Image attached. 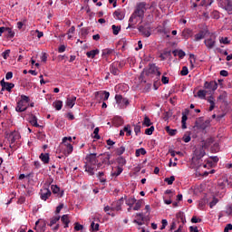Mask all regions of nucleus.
Listing matches in <instances>:
<instances>
[{"instance_id": "nucleus-1", "label": "nucleus", "mask_w": 232, "mask_h": 232, "mask_svg": "<svg viewBox=\"0 0 232 232\" xmlns=\"http://www.w3.org/2000/svg\"><path fill=\"white\" fill-rule=\"evenodd\" d=\"M148 77L149 79H153V77H156V79H159L160 77V71H159V67L155 65V63L150 64L149 69H144L143 72L140 74V78L142 77Z\"/></svg>"}, {"instance_id": "nucleus-2", "label": "nucleus", "mask_w": 232, "mask_h": 232, "mask_svg": "<svg viewBox=\"0 0 232 232\" xmlns=\"http://www.w3.org/2000/svg\"><path fill=\"white\" fill-rule=\"evenodd\" d=\"M146 10H148V8H146V3L140 2L137 4L134 13L139 16V19H144V14H146Z\"/></svg>"}, {"instance_id": "nucleus-3", "label": "nucleus", "mask_w": 232, "mask_h": 232, "mask_svg": "<svg viewBox=\"0 0 232 232\" xmlns=\"http://www.w3.org/2000/svg\"><path fill=\"white\" fill-rule=\"evenodd\" d=\"M204 44L208 50H213L217 44V35L211 33L209 37L204 40Z\"/></svg>"}, {"instance_id": "nucleus-4", "label": "nucleus", "mask_w": 232, "mask_h": 232, "mask_svg": "<svg viewBox=\"0 0 232 232\" xmlns=\"http://www.w3.org/2000/svg\"><path fill=\"white\" fill-rule=\"evenodd\" d=\"M6 139L10 142V148H12V144H14L16 140L21 139V135L17 131L5 132Z\"/></svg>"}, {"instance_id": "nucleus-5", "label": "nucleus", "mask_w": 232, "mask_h": 232, "mask_svg": "<svg viewBox=\"0 0 232 232\" xmlns=\"http://www.w3.org/2000/svg\"><path fill=\"white\" fill-rule=\"evenodd\" d=\"M39 195H40L41 200H44V202H46V200H48V198L52 197V190H50V188L46 187H44L40 189Z\"/></svg>"}, {"instance_id": "nucleus-6", "label": "nucleus", "mask_w": 232, "mask_h": 232, "mask_svg": "<svg viewBox=\"0 0 232 232\" xmlns=\"http://www.w3.org/2000/svg\"><path fill=\"white\" fill-rule=\"evenodd\" d=\"M115 101H116V103L118 104L119 108H126V106H128V104H130V101L126 98H123L122 95H121V94L115 95Z\"/></svg>"}, {"instance_id": "nucleus-7", "label": "nucleus", "mask_w": 232, "mask_h": 232, "mask_svg": "<svg viewBox=\"0 0 232 232\" xmlns=\"http://www.w3.org/2000/svg\"><path fill=\"white\" fill-rule=\"evenodd\" d=\"M5 34L7 39H14L15 37V33L10 27H0V36Z\"/></svg>"}, {"instance_id": "nucleus-8", "label": "nucleus", "mask_w": 232, "mask_h": 232, "mask_svg": "<svg viewBox=\"0 0 232 232\" xmlns=\"http://www.w3.org/2000/svg\"><path fill=\"white\" fill-rule=\"evenodd\" d=\"M218 5L221 8L227 10L229 14H232V0H219Z\"/></svg>"}, {"instance_id": "nucleus-9", "label": "nucleus", "mask_w": 232, "mask_h": 232, "mask_svg": "<svg viewBox=\"0 0 232 232\" xmlns=\"http://www.w3.org/2000/svg\"><path fill=\"white\" fill-rule=\"evenodd\" d=\"M61 148L63 149L64 155H71L73 152V145L72 143H61Z\"/></svg>"}, {"instance_id": "nucleus-10", "label": "nucleus", "mask_w": 232, "mask_h": 232, "mask_svg": "<svg viewBox=\"0 0 232 232\" xmlns=\"http://www.w3.org/2000/svg\"><path fill=\"white\" fill-rule=\"evenodd\" d=\"M138 23H139V14L133 12L129 19V25L127 28H135V24H137Z\"/></svg>"}, {"instance_id": "nucleus-11", "label": "nucleus", "mask_w": 232, "mask_h": 232, "mask_svg": "<svg viewBox=\"0 0 232 232\" xmlns=\"http://www.w3.org/2000/svg\"><path fill=\"white\" fill-rule=\"evenodd\" d=\"M204 88L206 90H209L211 92H215L217 90V88H218V83H217L215 81L205 82Z\"/></svg>"}, {"instance_id": "nucleus-12", "label": "nucleus", "mask_w": 232, "mask_h": 232, "mask_svg": "<svg viewBox=\"0 0 232 232\" xmlns=\"http://www.w3.org/2000/svg\"><path fill=\"white\" fill-rule=\"evenodd\" d=\"M122 204H124V198H121L112 203L113 211H122Z\"/></svg>"}, {"instance_id": "nucleus-13", "label": "nucleus", "mask_w": 232, "mask_h": 232, "mask_svg": "<svg viewBox=\"0 0 232 232\" xmlns=\"http://www.w3.org/2000/svg\"><path fill=\"white\" fill-rule=\"evenodd\" d=\"M51 189L53 195H56L58 198H63V196L64 195V190H61V188H59V186L57 185H52Z\"/></svg>"}, {"instance_id": "nucleus-14", "label": "nucleus", "mask_w": 232, "mask_h": 232, "mask_svg": "<svg viewBox=\"0 0 232 232\" xmlns=\"http://www.w3.org/2000/svg\"><path fill=\"white\" fill-rule=\"evenodd\" d=\"M0 84L3 90H5L6 92H12V89L15 86V84L12 82H5V79L1 80Z\"/></svg>"}, {"instance_id": "nucleus-15", "label": "nucleus", "mask_w": 232, "mask_h": 232, "mask_svg": "<svg viewBox=\"0 0 232 232\" xmlns=\"http://www.w3.org/2000/svg\"><path fill=\"white\" fill-rule=\"evenodd\" d=\"M87 164L95 165L97 163V153H91L86 156Z\"/></svg>"}, {"instance_id": "nucleus-16", "label": "nucleus", "mask_w": 232, "mask_h": 232, "mask_svg": "<svg viewBox=\"0 0 232 232\" xmlns=\"http://www.w3.org/2000/svg\"><path fill=\"white\" fill-rule=\"evenodd\" d=\"M194 154L197 160H200V159H202V157L206 155V150H204L203 147H200L199 149L195 150Z\"/></svg>"}, {"instance_id": "nucleus-17", "label": "nucleus", "mask_w": 232, "mask_h": 232, "mask_svg": "<svg viewBox=\"0 0 232 232\" xmlns=\"http://www.w3.org/2000/svg\"><path fill=\"white\" fill-rule=\"evenodd\" d=\"M208 34H209V31H208V30L199 31V33L195 34L194 41H201V39H204V37H206V35H208Z\"/></svg>"}, {"instance_id": "nucleus-18", "label": "nucleus", "mask_w": 232, "mask_h": 232, "mask_svg": "<svg viewBox=\"0 0 232 232\" xmlns=\"http://www.w3.org/2000/svg\"><path fill=\"white\" fill-rule=\"evenodd\" d=\"M26 108H28L27 103L23 101H19L15 107L16 111H25Z\"/></svg>"}, {"instance_id": "nucleus-19", "label": "nucleus", "mask_w": 232, "mask_h": 232, "mask_svg": "<svg viewBox=\"0 0 232 232\" xmlns=\"http://www.w3.org/2000/svg\"><path fill=\"white\" fill-rule=\"evenodd\" d=\"M75 101H77V97L69 96L67 97L65 104L68 106V108H73V106H75Z\"/></svg>"}, {"instance_id": "nucleus-20", "label": "nucleus", "mask_w": 232, "mask_h": 232, "mask_svg": "<svg viewBox=\"0 0 232 232\" xmlns=\"http://www.w3.org/2000/svg\"><path fill=\"white\" fill-rule=\"evenodd\" d=\"M123 200H125L126 206H129V208H133V205L135 202H137V199L134 197L127 198L126 196L123 198Z\"/></svg>"}, {"instance_id": "nucleus-21", "label": "nucleus", "mask_w": 232, "mask_h": 232, "mask_svg": "<svg viewBox=\"0 0 232 232\" xmlns=\"http://www.w3.org/2000/svg\"><path fill=\"white\" fill-rule=\"evenodd\" d=\"M144 222V214L138 213L136 214V219L133 220L134 224H138V226H142Z\"/></svg>"}, {"instance_id": "nucleus-22", "label": "nucleus", "mask_w": 232, "mask_h": 232, "mask_svg": "<svg viewBox=\"0 0 232 232\" xmlns=\"http://www.w3.org/2000/svg\"><path fill=\"white\" fill-rule=\"evenodd\" d=\"M209 120H205L204 122L197 121L196 126L201 130H206V128L209 127Z\"/></svg>"}, {"instance_id": "nucleus-23", "label": "nucleus", "mask_w": 232, "mask_h": 232, "mask_svg": "<svg viewBox=\"0 0 232 232\" xmlns=\"http://www.w3.org/2000/svg\"><path fill=\"white\" fill-rule=\"evenodd\" d=\"M124 124V120L121 117H114L112 118V125L116 128H119V126H122Z\"/></svg>"}, {"instance_id": "nucleus-24", "label": "nucleus", "mask_w": 232, "mask_h": 232, "mask_svg": "<svg viewBox=\"0 0 232 232\" xmlns=\"http://www.w3.org/2000/svg\"><path fill=\"white\" fill-rule=\"evenodd\" d=\"M40 160L44 162V164H48L50 162V154L49 153H41L39 156Z\"/></svg>"}, {"instance_id": "nucleus-25", "label": "nucleus", "mask_w": 232, "mask_h": 232, "mask_svg": "<svg viewBox=\"0 0 232 232\" xmlns=\"http://www.w3.org/2000/svg\"><path fill=\"white\" fill-rule=\"evenodd\" d=\"M176 218L179 223L181 222V224H186V216L184 215V212H178Z\"/></svg>"}, {"instance_id": "nucleus-26", "label": "nucleus", "mask_w": 232, "mask_h": 232, "mask_svg": "<svg viewBox=\"0 0 232 232\" xmlns=\"http://www.w3.org/2000/svg\"><path fill=\"white\" fill-rule=\"evenodd\" d=\"M124 171V169L121 166H117L116 168L113 169V171L111 172L112 177H119L121 173Z\"/></svg>"}, {"instance_id": "nucleus-27", "label": "nucleus", "mask_w": 232, "mask_h": 232, "mask_svg": "<svg viewBox=\"0 0 232 232\" xmlns=\"http://www.w3.org/2000/svg\"><path fill=\"white\" fill-rule=\"evenodd\" d=\"M138 30L142 34V35H144V37H150V35H151V32L142 25H140Z\"/></svg>"}, {"instance_id": "nucleus-28", "label": "nucleus", "mask_w": 232, "mask_h": 232, "mask_svg": "<svg viewBox=\"0 0 232 232\" xmlns=\"http://www.w3.org/2000/svg\"><path fill=\"white\" fill-rule=\"evenodd\" d=\"M61 220L63 222V224L64 225V228H68L70 226V217H68V215H63L61 218Z\"/></svg>"}, {"instance_id": "nucleus-29", "label": "nucleus", "mask_w": 232, "mask_h": 232, "mask_svg": "<svg viewBox=\"0 0 232 232\" xmlns=\"http://www.w3.org/2000/svg\"><path fill=\"white\" fill-rule=\"evenodd\" d=\"M89 59H95V55H99V49L92 50L86 53Z\"/></svg>"}, {"instance_id": "nucleus-30", "label": "nucleus", "mask_w": 232, "mask_h": 232, "mask_svg": "<svg viewBox=\"0 0 232 232\" xmlns=\"http://www.w3.org/2000/svg\"><path fill=\"white\" fill-rule=\"evenodd\" d=\"M84 169L86 173H88V175L93 176L95 175V171L93 170V167H92L90 164L86 163L84 165Z\"/></svg>"}, {"instance_id": "nucleus-31", "label": "nucleus", "mask_w": 232, "mask_h": 232, "mask_svg": "<svg viewBox=\"0 0 232 232\" xmlns=\"http://www.w3.org/2000/svg\"><path fill=\"white\" fill-rule=\"evenodd\" d=\"M191 35H193V31L191 29H184L182 32V37H184V39H188L189 37H191Z\"/></svg>"}, {"instance_id": "nucleus-32", "label": "nucleus", "mask_w": 232, "mask_h": 232, "mask_svg": "<svg viewBox=\"0 0 232 232\" xmlns=\"http://www.w3.org/2000/svg\"><path fill=\"white\" fill-rule=\"evenodd\" d=\"M28 122H30V124L32 126H34V128H39V123H37V118L36 117H29L27 118Z\"/></svg>"}, {"instance_id": "nucleus-33", "label": "nucleus", "mask_w": 232, "mask_h": 232, "mask_svg": "<svg viewBox=\"0 0 232 232\" xmlns=\"http://www.w3.org/2000/svg\"><path fill=\"white\" fill-rule=\"evenodd\" d=\"M208 102L210 104L209 111H213V110H215V98L213 96H209Z\"/></svg>"}, {"instance_id": "nucleus-34", "label": "nucleus", "mask_w": 232, "mask_h": 232, "mask_svg": "<svg viewBox=\"0 0 232 232\" xmlns=\"http://www.w3.org/2000/svg\"><path fill=\"white\" fill-rule=\"evenodd\" d=\"M97 178L99 179L100 182L102 184H106V176H104V172L102 171V172H99L97 174Z\"/></svg>"}, {"instance_id": "nucleus-35", "label": "nucleus", "mask_w": 232, "mask_h": 232, "mask_svg": "<svg viewBox=\"0 0 232 232\" xmlns=\"http://www.w3.org/2000/svg\"><path fill=\"white\" fill-rule=\"evenodd\" d=\"M207 94H208L207 91L199 90L198 92V95H194V97H198L199 99H206Z\"/></svg>"}, {"instance_id": "nucleus-36", "label": "nucleus", "mask_w": 232, "mask_h": 232, "mask_svg": "<svg viewBox=\"0 0 232 232\" xmlns=\"http://www.w3.org/2000/svg\"><path fill=\"white\" fill-rule=\"evenodd\" d=\"M165 131H167V133H169V135L171 137H173V135H177V130L171 129L169 126L165 127Z\"/></svg>"}, {"instance_id": "nucleus-37", "label": "nucleus", "mask_w": 232, "mask_h": 232, "mask_svg": "<svg viewBox=\"0 0 232 232\" xmlns=\"http://www.w3.org/2000/svg\"><path fill=\"white\" fill-rule=\"evenodd\" d=\"M134 204H135V206L132 208L133 211H139L140 209V208H142V199H139Z\"/></svg>"}, {"instance_id": "nucleus-38", "label": "nucleus", "mask_w": 232, "mask_h": 232, "mask_svg": "<svg viewBox=\"0 0 232 232\" xmlns=\"http://www.w3.org/2000/svg\"><path fill=\"white\" fill-rule=\"evenodd\" d=\"M53 106L55 110L60 111L63 109V101H56L53 103Z\"/></svg>"}, {"instance_id": "nucleus-39", "label": "nucleus", "mask_w": 232, "mask_h": 232, "mask_svg": "<svg viewBox=\"0 0 232 232\" xmlns=\"http://www.w3.org/2000/svg\"><path fill=\"white\" fill-rule=\"evenodd\" d=\"M111 29H112L113 35H119V32H121V25L117 26V25L113 24L111 26Z\"/></svg>"}, {"instance_id": "nucleus-40", "label": "nucleus", "mask_w": 232, "mask_h": 232, "mask_svg": "<svg viewBox=\"0 0 232 232\" xmlns=\"http://www.w3.org/2000/svg\"><path fill=\"white\" fill-rule=\"evenodd\" d=\"M136 157H140V155H146V150L144 148H140L136 150L135 152Z\"/></svg>"}, {"instance_id": "nucleus-41", "label": "nucleus", "mask_w": 232, "mask_h": 232, "mask_svg": "<svg viewBox=\"0 0 232 232\" xmlns=\"http://www.w3.org/2000/svg\"><path fill=\"white\" fill-rule=\"evenodd\" d=\"M91 231L92 232H97L99 231V223L92 222L91 224Z\"/></svg>"}, {"instance_id": "nucleus-42", "label": "nucleus", "mask_w": 232, "mask_h": 232, "mask_svg": "<svg viewBox=\"0 0 232 232\" xmlns=\"http://www.w3.org/2000/svg\"><path fill=\"white\" fill-rule=\"evenodd\" d=\"M59 220H61V217H59V216L53 218L49 224L50 227H52V226H53L54 224H57V222H59Z\"/></svg>"}, {"instance_id": "nucleus-43", "label": "nucleus", "mask_w": 232, "mask_h": 232, "mask_svg": "<svg viewBox=\"0 0 232 232\" xmlns=\"http://www.w3.org/2000/svg\"><path fill=\"white\" fill-rule=\"evenodd\" d=\"M151 124H153V122H151V120H150L149 117H145L143 121V126L149 128V126H151Z\"/></svg>"}, {"instance_id": "nucleus-44", "label": "nucleus", "mask_w": 232, "mask_h": 232, "mask_svg": "<svg viewBox=\"0 0 232 232\" xmlns=\"http://www.w3.org/2000/svg\"><path fill=\"white\" fill-rule=\"evenodd\" d=\"M114 15L119 21H122L124 19V15H122V13H121L120 11H115Z\"/></svg>"}, {"instance_id": "nucleus-45", "label": "nucleus", "mask_w": 232, "mask_h": 232, "mask_svg": "<svg viewBox=\"0 0 232 232\" xmlns=\"http://www.w3.org/2000/svg\"><path fill=\"white\" fill-rule=\"evenodd\" d=\"M153 131H155V127L150 126V128L145 130V135H153Z\"/></svg>"}, {"instance_id": "nucleus-46", "label": "nucleus", "mask_w": 232, "mask_h": 232, "mask_svg": "<svg viewBox=\"0 0 232 232\" xmlns=\"http://www.w3.org/2000/svg\"><path fill=\"white\" fill-rule=\"evenodd\" d=\"M165 181L167 182V184L169 186H171V184H173V182H175V176H170L169 178H166Z\"/></svg>"}, {"instance_id": "nucleus-47", "label": "nucleus", "mask_w": 232, "mask_h": 232, "mask_svg": "<svg viewBox=\"0 0 232 232\" xmlns=\"http://www.w3.org/2000/svg\"><path fill=\"white\" fill-rule=\"evenodd\" d=\"M123 131H126L127 137L131 136V126L127 125L124 127Z\"/></svg>"}, {"instance_id": "nucleus-48", "label": "nucleus", "mask_w": 232, "mask_h": 232, "mask_svg": "<svg viewBox=\"0 0 232 232\" xmlns=\"http://www.w3.org/2000/svg\"><path fill=\"white\" fill-rule=\"evenodd\" d=\"M126 151V147L121 146L116 150L117 155H122Z\"/></svg>"}, {"instance_id": "nucleus-49", "label": "nucleus", "mask_w": 232, "mask_h": 232, "mask_svg": "<svg viewBox=\"0 0 232 232\" xmlns=\"http://www.w3.org/2000/svg\"><path fill=\"white\" fill-rule=\"evenodd\" d=\"M219 43L221 44H229V43H231V42L229 41V39L227 37H221L219 39Z\"/></svg>"}, {"instance_id": "nucleus-50", "label": "nucleus", "mask_w": 232, "mask_h": 232, "mask_svg": "<svg viewBox=\"0 0 232 232\" xmlns=\"http://www.w3.org/2000/svg\"><path fill=\"white\" fill-rule=\"evenodd\" d=\"M190 68H195L194 63H196L197 59L195 58V54H190Z\"/></svg>"}, {"instance_id": "nucleus-51", "label": "nucleus", "mask_w": 232, "mask_h": 232, "mask_svg": "<svg viewBox=\"0 0 232 232\" xmlns=\"http://www.w3.org/2000/svg\"><path fill=\"white\" fill-rule=\"evenodd\" d=\"M217 204H218V198H213L212 201L209 203V208L212 209Z\"/></svg>"}, {"instance_id": "nucleus-52", "label": "nucleus", "mask_w": 232, "mask_h": 232, "mask_svg": "<svg viewBox=\"0 0 232 232\" xmlns=\"http://www.w3.org/2000/svg\"><path fill=\"white\" fill-rule=\"evenodd\" d=\"M102 164H105L106 166H110V155H106L102 161Z\"/></svg>"}, {"instance_id": "nucleus-53", "label": "nucleus", "mask_w": 232, "mask_h": 232, "mask_svg": "<svg viewBox=\"0 0 232 232\" xmlns=\"http://www.w3.org/2000/svg\"><path fill=\"white\" fill-rule=\"evenodd\" d=\"M102 97L103 101H108V99H110V93L106 91H103L102 92Z\"/></svg>"}, {"instance_id": "nucleus-54", "label": "nucleus", "mask_w": 232, "mask_h": 232, "mask_svg": "<svg viewBox=\"0 0 232 232\" xmlns=\"http://www.w3.org/2000/svg\"><path fill=\"white\" fill-rule=\"evenodd\" d=\"M134 133H135V135H140V124L134 125Z\"/></svg>"}, {"instance_id": "nucleus-55", "label": "nucleus", "mask_w": 232, "mask_h": 232, "mask_svg": "<svg viewBox=\"0 0 232 232\" xmlns=\"http://www.w3.org/2000/svg\"><path fill=\"white\" fill-rule=\"evenodd\" d=\"M188 73H189V71L188 70L187 66H184L180 71V75L186 76L188 75Z\"/></svg>"}, {"instance_id": "nucleus-56", "label": "nucleus", "mask_w": 232, "mask_h": 232, "mask_svg": "<svg viewBox=\"0 0 232 232\" xmlns=\"http://www.w3.org/2000/svg\"><path fill=\"white\" fill-rule=\"evenodd\" d=\"M118 164H120V166H126V159L120 157L118 159Z\"/></svg>"}, {"instance_id": "nucleus-57", "label": "nucleus", "mask_w": 232, "mask_h": 232, "mask_svg": "<svg viewBox=\"0 0 232 232\" xmlns=\"http://www.w3.org/2000/svg\"><path fill=\"white\" fill-rule=\"evenodd\" d=\"M111 73H112V75H119V69L112 65L111 67Z\"/></svg>"}, {"instance_id": "nucleus-58", "label": "nucleus", "mask_w": 232, "mask_h": 232, "mask_svg": "<svg viewBox=\"0 0 232 232\" xmlns=\"http://www.w3.org/2000/svg\"><path fill=\"white\" fill-rule=\"evenodd\" d=\"M20 101H23V102H25V104H28V102H30V98L26 95H21Z\"/></svg>"}, {"instance_id": "nucleus-59", "label": "nucleus", "mask_w": 232, "mask_h": 232, "mask_svg": "<svg viewBox=\"0 0 232 232\" xmlns=\"http://www.w3.org/2000/svg\"><path fill=\"white\" fill-rule=\"evenodd\" d=\"M84 228V227L79 223H75L74 231H81Z\"/></svg>"}, {"instance_id": "nucleus-60", "label": "nucleus", "mask_w": 232, "mask_h": 232, "mask_svg": "<svg viewBox=\"0 0 232 232\" xmlns=\"http://www.w3.org/2000/svg\"><path fill=\"white\" fill-rule=\"evenodd\" d=\"M178 56L179 59H184V57H186V53L181 49L178 50Z\"/></svg>"}, {"instance_id": "nucleus-61", "label": "nucleus", "mask_w": 232, "mask_h": 232, "mask_svg": "<svg viewBox=\"0 0 232 232\" xmlns=\"http://www.w3.org/2000/svg\"><path fill=\"white\" fill-rule=\"evenodd\" d=\"M111 53H113V50H111V49H104L102 51V56H104V55H111Z\"/></svg>"}, {"instance_id": "nucleus-62", "label": "nucleus", "mask_w": 232, "mask_h": 232, "mask_svg": "<svg viewBox=\"0 0 232 232\" xmlns=\"http://www.w3.org/2000/svg\"><path fill=\"white\" fill-rule=\"evenodd\" d=\"M93 134H94V139H97V140H99V139H101V136L99 135V128L98 127L94 129Z\"/></svg>"}, {"instance_id": "nucleus-63", "label": "nucleus", "mask_w": 232, "mask_h": 232, "mask_svg": "<svg viewBox=\"0 0 232 232\" xmlns=\"http://www.w3.org/2000/svg\"><path fill=\"white\" fill-rule=\"evenodd\" d=\"M226 214L229 217L232 215V205H228L226 209Z\"/></svg>"}, {"instance_id": "nucleus-64", "label": "nucleus", "mask_w": 232, "mask_h": 232, "mask_svg": "<svg viewBox=\"0 0 232 232\" xmlns=\"http://www.w3.org/2000/svg\"><path fill=\"white\" fill-rule=\"evenodd\" d=\"M229 231H232V224L231 223L227 224L224 228V232H229Z\"/></svg>"}]
</instances>
